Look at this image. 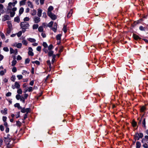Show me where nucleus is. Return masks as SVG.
<instances>
[{
  "label": "nucleus",
  "instance_id": "52",
  "mask_svg": "<svg viewBox=\"0 0 148 148\" xmlns=\"http://www.w3.org/2000/svg\"><path fill=\"white\" fill-rule=\"evenodd\" d=\"M0 130L2 131H3L4 130V127L2 125H0Z\"/></svg>",
  "mask_w": 148,
  "mask_h": 148
},
{
  "label": "nucleus",
  "instance_id": "62",
  "mask_svg": "<svg viewBox=\"0 0 148 148\" xmlns=\"http://www.w3.org/2000/svg\"><path fill=\"white\" fill-rule=\"evenodd\" d=\"M16 118H17L20 116V112H18L16 115Z\"/></svg>",
  "mask_w": 148,
  "mask_h": 148
},
{
  "label": "nucleus",
  "instance_id": "11",
  "mask_svg": "<svg viewBox=\"0 0 148 148\" xmlns=\"http://www.w3.org/2000/svg\"><path fill=\"white\" fill-rule=\"evenodd\" d=\"M73 12V10L72 9H71V10L68 13V14L67 15V17L68 18H69L72 15Z\"/></svg>",
  "mask_w": 148,
  "mask_h": 148
},
{
  "label": "nucleus",
  "instance_id": "12",
  "mask_svg": "<svg viewBox=\"0 0 148 148\" xmlns=\"http://www.w3.org/2000/svg\"><path fill=\"white\" fill-rule=\"evenodd\" d=\"M53 8L52 6H50L48 9L47 13H51V11L53 10Z\"/></svg>",
  "mask_w": 148,
  "mask_h": 148
},
{
  "label": "nucleus",
  "instance_id": "6",
  "mask_svg": "<svg viewBox=\"0 0 148 148\" xmlns=\"http://www.w3.org/2000/svg\"><path fill=\"white\" fill-rule=\"evenodd\" d=\"M33 18L34 21L36 23H38L40 21V18L39 17L37 16H35Z\"/></svg>",
  "mask_w": 148,
  "mask_h": 148
},
{
  "label": "nucleus",
  "instance_id": "26",
  "mask_svg": "<svg viewBox=\"0 0 148 148\" xmlns=\"http://www.w3.org/2000/svg\"><path fill=\"white\" fill-rule=\"evenodd\" d=\"M4 18L5 19V20H8L10 19L9 16L7 15H6L4 16Z\"/></svg>",
  "mask_w": 148,
  "mask_h": 148
},
{
  "label": "nucleus",
  "instance_id": "45",
  "mask_svg": "<svg viewBox=\"0 0 148 148\" xmlns=\"http://www.w3.org/2000/svg\"><path fill=\"white\" fill-rule=\"evenodd\" d=\"M20 5H24L25 4V2L22 0L20 2Z\"/></svg>",
  "mask_w": 148,
  "mask_h": 148
},
{
  "label": "nucleus",
  "instance_id": "4",
  "mask_svg": "<svg viewBox=\"0 0 148 148\" xmlns=\"http://www.w3.org/2000/svg\"><path fill=\"white\" fill-rule=\"evenodd\" d=\"M17 10V8L16 7L13 8L12 9V12H10V15L11 17H13L15 14V12Z\"/></svg>",
  "mask_w": 148,
  "mask_h": 148
},
{
  "label": "nucleus",
  "instance_id": "42",
  "mask_svg": "<svg viewBox=\"0 0 148 148\" xmlns=\"http://www.w3.org/2000/svg\"><path fill=\"white\" fill-rule=\"evenodd\" d=\"M17 77L19 80L23 78V76L22 75H18L17 76Z\"/></svg>",
  "mask_w": 148,
  "mask_h": 148
},
{
  "label": "nucleus",
  "instance_id": "54",
  "mask_svg": "<svg viewBox=\"0 0 148 148\" xmlns=\"http://www.w3.org/2000/svg\"><path fill=\"white\" fill-rule=\"evenodd\" d=\"M8 29H12V24H9V25H8Z\"/></svg>",
  "mask_w": 148,
  "mask_h": 148
},
{
  "label": "nucleus",
  "instance_id": "55",
  "mask_svg": "<svg viewBox=\"0 0 148 148\" xmlns=\"http://www.w3.org/2000/svg\"><path fill=\"white\" fill-rule=\"evenodd\" d=\"M145 107L144 106H143L141 108L140 111L141 112H143L145 110Z\"/></svg>",
  "mask_w": 148,
  "mask_h": 148
},
{
  "label": "nucleus",
  "instance_id": "38",
  "mask_svg": "<svg viewBox=\"0 0 148 148\" xmlns=\"http://www.w3.org/2000/svg\"><path fill=\"white\" fill-rule=\"evenodd\" d=\"M17 92L19 94H21L22 92V91L21 89L19 88L17 91Z\"/></svg>",
  "mask_w": 148,
  "mask_h": 148
},
{
  "label": "nucleus",
  "instance_id": "44",
  "mask_svg": "<svg viewBox=\"0 0 148 148\" xmlns=\"http://www.w3.org/2000/svg\"><path fill=\"white\" fill-rule=\"evenodd\" d=\"M21 97V96L18 94L16 96V98L17 100H19V99H20Z\"/></svg>",
  "mask_w": 148,
  "mask_h": 148
},
{
  "label": "nucleus",
  "instance_id": "15",
  "mask_svg": "<svg viewBox=\"0 0 148 148\" xmlns=\"http://www.w3.org/2000/svg\"><path fill=\"white\" fill-rule=\"evenodd\" d=\"M37 13V12L36 10L34 9H33L31 11V14L32 16H34L36 15Z\"/></svg>",
  "mask_w": 148,
  "mask_h": 148
},
{
  "label": "nucleus",
  "instance_id": "48",
  "mask_svg": "<svg viewBox=\"0 0 148 148\" xmlns=\"http://www.w3.org/2000/svg\"><path fill=\"white\" fill-rule=\"evenodd\" d=\"M29 61H30V60L29 59L27 58L25 60V63L26 64L29 63Z\"/></svg>",
  "mask_w": 148,
  "mask_h": 148
},
{
  "label": "nucleus",
  "instance_id": "28",
  "mask_svg": "<svg viewBox=\"0 0 148 148\" xmlns=\"http://www.w3.org/2000/svg\"><path fill=\"white\" fill-rule=\"evenodd\" d=\"M38 30L39 32H41L43 31V28L42 26H40L38 28Z\"/></svg>",
  "mask_w": 148,
  "mask_h": 148
},
{
  "label": "nucleus",
  "instance_id": "58",
  "mask_svg": "<svg viewBox=\"0 0 148 148\" xmlns=\"http://www.w3.org/2000/svg\"><path fill=\"white\" fill-rule=\"evenodd\" d=\"M21 109V111L22 112L24 113L26 112L25 109V108H22V109Z\"/></svg>",
  "mask_w": 148,
  "mask_h": 148
},
{
  "label": "nucleus",
  "instance_id": "24",
  "mask_svg": "<svg viewBox=\"0 0 148 148\" xmlns=\"http://www.w3.org/2000/svg\"><path fill=\"white\" fill-rule=\"evenodd\" d=\"M47 53H48L49 56H51L53 54V51H50L49 52L48 51Z\"/></svg>",
  "mask_w": 148,
  "mask_h": 148
},
{
  "label": "nucleus",
  "instance_id": "19",
  "mask_svg": "<svg viewBox=\"0 0 148 148\" xmlns=\"http://www.w3.org/2000/svg\"><path fill=\"white\" fill-rule=\"evenodd\" d=\"M27 40L31 42H33L36 41V40L35 39L31 38H28L27 39Z\"/></svg>",
  "mask_w": 148,
  "mask_h": 148
},
{
  "label": "nucleus",
  "instance_id": "2",
  "mask_svg": "<svg viewBox=\"0 0 148 148\" xmlns=\"http://www.w3.org/2000/svg\"><path fill=\"white\" fill-rule=\"evenodd\" d=\"M4 141L7 144V148H11L12 147V144L10 143V139L8 138H5Z\"/></svg>",
  "mask_w": 148,
  "mask_h": 148
},
{
  "label": "nucleus",
  "instance_id": "1",
  "mask_svg": "<svg viewBox=\"0 0 148 148\" xmlns=\"http://www.w3.org/2000/svg\"><path fill=\"white\" fill-rule=\"evenodd\" d=\"M20 26L22 28V31L23 33L25 32L26 29H29V23L26 22H22L20 23Z\"/></svg>",
  "mask_w": 148,
  "mask_h": 148
},
{
  "label": "nucleus",
  "instance_id": "8",
  "mask_svg": "<svg viewBox=\"0 0 148 148\" xmlns=\"http://www.w3.org/2000/svg\"><path fill=\"white\" fill-rule=\"evenodd\" d=\"M42 10L40 8H38L37 9V15L39 17L41 16L42 15Z\"/></svg>",
  "mask_w": 148,
  "mask_h": 148
},
{
  "label": "nucleus",
  "instance_id": "16",
  "mask_svg": "<svg viewBox=\"0 0 148 148\" xmlns=\"http://www.w3.org/2000/svg\"><path fill=\"white\" fill-rule=\"evenodd\" d=\"M133 37L134 39L136 40H137L138 39H140L139 36L135 34H133Z\"/></svg>",
  "mask_w": 148,
  "mask_h": 148
},
{
  "label": "nucleus",
  "instance_id": "50",
  "mask_svg": "<svg viewBox=\"0 0 148 148\" xmlns=\"http://www.w3.org/2000/svg\"><path fill=\"white\" fill-rule=\"evenodd\" d=\"M139 29L141 31H144L145 30V27H143L142 26H140L139 27Z\"/></svg>",
  "mask_w": 148,
  "mask_h": 148
},
{
  "label": "nucleus",
  "instance_id": "9",
  "mask_svg": "<svg viewBox=\"0 0 148 148\" xmlns=\"http://www.w3.org/2000/svg\"><path fill=\"white\" fill-rule=\"evenodd\" d=\"M27 4L28 7H29L31 8H34V5L30 1H28L27 2Z\"/></svg>",
  "mask_w": 148,
  "mask_h": 148
},
{
  "label": "nucleus",
  "instance_id": "21",
  "mask_svg": "<svg viewBox=\"0 0 148 148\" xmlns=\"http://www.w3.org/2000/svg\"><path fill=\"white\" fill-rule=\"evenodd\" d=\"M16 61L14 59L12 62V66H14L16 64Z\"/></svg>",
  "mask_w": 148,
  "mask_h": 148
},
{
  "label": "nucleus",
  "instance_id": "5",
  "mask_svg": "<svg viewBox=\"0 0 148 148\" xmlns=\"http://www.w3.org/2000/svg\"><path fill=\"white\" fill-rule=\"evenodd\" d=\"M42 45L44 47V48L43 49V50L46 53H47L48 52V50L46 49V48L48 47V45L46 42H44L43 43Z\"/></svg>",
  "mask_w": 148,
  "mask_h": 148
},
{
  "label": "nucleus",
  "instance_id": "51",
  "mask_svg": "<svg viewBox=\"0 0 148 148\" xmlns=\"http://www.w3.org/2000/svg\"><path fill=\"white\" fill-rule=\"evenodd\" d=\"M3 50L4 51L6 52H8L9 51V49L7 47H4L3 48Z\"/></svg>",
  "mask_w": 148,
  "mask_h": 148
},
{
  "label": "nucleus",
  "instance_id": "63",
  "mask_svg": "<svg viewBox=\"0 0 148 148\" xmlns=\"http://www.w3.org/2000/svg\"><path fill=\"white\" fill-rule=\"evenodd\" d=\"M42 17L46 18L47 17V15L45 12H44L43 13Z\"/></svg>",
  "mask_w": 148,
  "mask_h": 148
},
{
  "label": "nucleus",
  "instance_id": "53",
  "mask_svg": "<svg viewBox=\"0 0 148 148\" xmlns=\"http://www.w3.org/2000/svg\"><path fill=\"white\" fill-rule=\"evenodd\" d=\"M12 93L11 92H9L6 93V96L7 97H9L11 96Z\"/></svg>",
  "mask_w": 148,
  "mask_h": 148
},
{
  "label": "nucleus",
  "instance_id": "30",
  "mask_svg": "<svg viewBox=\"0 0 148 148\" xmlns=\"http://www.w3.org/2000/svg\"><path fill=\"white\" fill-rule=\"evenodd\" d=\"M12 29H7V33L6 34V35L7 36L8 35L10 34L11 33Z\"/></svg>",
  "mask_w": 148,
  "mask_h": 148
},
{
  "label": "nucleus",
  "instance_id": "10",
  "mask_svg": "<svg viewBox=\"0 0 148 148\" xmlns=\"http://www.w3.org/2000/svg\"><path fill=\"white\" fill-rule=\"evenodd\" d=\"M57 28V24L56 23H55L54 24V27L52 28V29L54 32H56V31Z\"/></svg>",
  "mask_w": 148,
  "mask_h": 148
},
{
  "label": "nucleus",
  "instance_id": "7",
  "mask_svg": "<svg viewBox=\"0 0 148 148\" xmlns=\"http://www.w3.org/2000/svg\"><path fill=\"white\" fill-rule=\"evenodd\" d=\"M29 51L28 52V54L30 56H33L34 55V53L33 52V49L31 47L28 48Z\"/></svg>",
  "mask_w": 148,
  "mask_h": 148
},
{
  "label": "nucleus",
  "instance_id": "27",
  "mask_svg": "<svg viewBox=\"0 0 148 148\" xmlns=\"http://www.w3.org/2000/svg\"><path fill=\"white\" fill-rule=\"evenodd\" d=\"M53 24V21H51L48 23V24L47 25V26L50 27H51L52 26Z\"/></svg>",
  "mask_w": 148,
  "mask_h": 148
},
{
  "label": "nucleus",
  "instance_id": "3",
  "mask_svg": "<svg viewBox=\"0 0 148 148\" xmlns=\"http://www.w3.org/2000/svg\"><path fill=\"white\" fill-rule=\"evenodd\" d=\"M47 15L53 20H55L57 18L56 16L54 14L52 13V12L47 13Z\"/></svg>",
  "mask_w": 148,
  "mask_h": 148
},
{
  "label": "nucleus",
  "instance_id": "35",
  "mask_svg": "<svg viewBox=\"0 0 148 148\" xmlns=\"http://www.w3.org/2000/svg\"><path fill=\"white\" fill-rule=\"evenodd\" d=\"M62 29L65 33H66V32L67 30L66 29V26L65 25H63V27Z\"/></svg>",
  "mask_w": 148,
  "mask_h": 148
},
{
  "label": "nucleus",
  "instance_id": "47",
  "mask_svg": "<svg viewBox=\"0 0 148 148\" xmlns=\"http://www.w3.org/2000/svg\"><path fill=\"white\" fill-rule=\"evenodd\" d=\"M41 47L40 46H38L36 48V50L37 51H40L41 50Z\"/></svg>",
  "mask_w": 148,
  "mask_h": 148
},
{
  "label": "nucleus",
  "instance_id": "34",
  "mask_svg": "<svg viewBox=\"0 0 148 148\" xmlns=\"http://www.w3.org/2000/svg\"><path fill=\"white\" fill-rule=\"evenodd\" d=\"M38 27V24H34L33 26V29H37Z\"/></svg>",
  "mask_w": 148,
  "mask_h": 148
},
{
  "label": "nucleus",
  "instance_id": "14",
  "mask_svg": "<svg viewBox=\"0 0 148 148\" xmlns=\"http://www.w3.org/2000/svg\"><path fill=\"white\" fill-rule=\"evenodd\" d=\"M14 106L15 107L18 108V109H22V107L20 106V104L19 103H16L14 104Z\"/></svg>",
  "mask_w": 148,
  "mask_h": 148
},
{
  "label": "nucleus",
  "instance_id": "60",
  "mask_svg": "<svg viewBox=\"0 0 148 148\" xmlns=\"http://www.w3.org/2000/svg\"><path fill=\"white\" fill-rule=\"evenodd\" d=\"M143 136V134L142 133H140L139 134V137L140 138H142Z\"/></svg>",
  "mask_w": 148,
  "mask_h": 148
},
{
  "label": "nucleus",
  "instance_id": "56",
  "mask_svg": "<svg viewBox=\"0 0 148 148\" xmlns=\"http://www.w3.org/2000/svg\"><path fill=\"white\" fill-rule=\"evenodd\" d=\"M16 59L17 60H21L22 58L20 56L18 55L17 56Z\"/></svg>",
  "mask_w": 148,
  "mask_h": 148
},
{
  "label": "nucleus",
  "instance_id": "25",
  "mask_svg": "<svg viewBox=\"0 0 148 148\" xmlns=\"http://www.w3.org/2000/svg\"><path fill=\"white\" fill-rule=\"evenodd\" d=\"M141 144L140 142H137L136 143V148H140V147Z\"/></svg>",
  "mask_w": 148,
  "mask_h": 148
},
{
  "label": "nucleus",
  "instance_id": "17",
  "mask_svg": "<svg viewBox=\"0 0 148 148\" xmlns=\"http://www.w3.org/2000/svg\"><path fill=\"white\" fill-rule=\"evenodd\" d=\"M14 86L17 88H19L20 87V85L18 82H16L15 83Z\"/></svg>",
  "mask_w": 148,
  "mask_h": 148
},
{
  "label": "nucleus",
  "instance_id": "33",
  "mask_svg": "<svg viewBox=\"0 0 148 148\" xmlns=\"http://www.w3.org/2000/svg\"><path fill=\"white\" fill-rule=\"evenodd\" d=\"M61 34H59L56 36V38L57 40H60L61 39Z\"/></svg>",
  "mask_w": 148,
  "mask_h": 148
},
{
  "label": "nucleus",
  "instance_id": "36",
  "mask_svg": "<svg viewBox=\"0 0 148 148\" xmlns=\"http://www.w3.org/2000/svg\"><path fill=\"white\" fill-rule=\"evenodd\" d=\"M143 125L144 127L145 128H146V123H145V118H144L143 121Z\"/></svg>",
  "mask_w": 148,
  "mask_h": 148
},
{
  "label": "nucleus",
  "instance_id": "13",
  "mask_svg": "<svg viewBox=\"0 0 148 148\" xmlns=\"http://www.w3.org/2000/svg\"><path fill=\"white\" fill-rule=\"evenodd\" d=\"M7 110H8L7 108H5L3 110H1V112L3 114H7Z\"/></svg>",
  "mask_w": 148,
  "mask_h": 148
},
{
  "label": "nucleus",
  "instance_id": "41",
  "mask_svg": "<svg viewBox=\"0 0 148 148\" xmlns=\"http://www.w3.org/2000/svg\"><path fill=\"white\" fill-rule=\"evenodd\" d=\"M12 6L11 5H9V3L8 4V6L7 8V10H12Z\"/></svg>",
  "mask_w": 148,
  "mask_h": 148
},
{
  "label": "nucleus",
  "instance_id": "46",
  "mask_svg": "<svg viewBox=\"0 0 148 148\" xmlns=\"http://www.w3.org/2000/svg\"><path fill=\"white\" fill-rule=\"evenodd\" d=\"M10 51L11 54L14 53V50L12 48H10Z\"/></svg>",
  "mask_w": 148,
  "mask_h": 148
},
{
  "label": "nucleus",
  "instance_id": "20",
  "mask_svg": "<svg viewBox=\"0 0 148 148\" xmlns=\"http://www.w3.org/2000/svg\"><path fill=\"white\" fill-rule=\"evenodd\" d=\"M24 11V8L23 7L21 8L19 10V14L20 15Z\"/></svg>",
  "mask_w": 148,
  "mask_h": 148
},
{
  "label": "nucleus",
  "instance_id": "37",
  "mask_svg": "<svg viewBox=\"0 0 148 148\" xmlns=\"http://www.w3.org/2000/svg\"><path fill=\"white\" fill-rule=\"evenodd\" d=\"M22 43L23 45H27V42L25 40H22Z\"/></svg>",
  "mask_w": 148,
  "mask_h": 148
},
{
  "label": "nucleus",
  "instance_id": "31",
  "mask_svg": "<svg viewBox=\"0 0 148 148\" xmlns=\"http://www.w3.org/2000/svg\"><path fill=\"white\" fill-rule=\"evenodd\" d=\"M47 47H48V50H49V51H51V50L53 48V45H52L51 44Z\"/></svg>",
  "mask_w": 148,
  "mask_h": 148
},
{
  "label": "nucleus",
  "instance_id": "32",
  "mask_svg": "<svg viewBox=\"0 0 148 148\" xmlns=\"http://www.w3.org/2000/svg\"><path fill=\"white\" fill-rule=\"evenodd\" d=\"M22 46V44L21 43H19L17 44L16 45V47L17 48H21Z\"/></svg>",
  "mask_w": 148,
  "mask_h": 148
},
{
  "label": "nucleus",
  "instance_id": "43",
  "mask_svg": "<svg viewBox=\"0 0 148 148\" xmlns=\"http://www.w3.org/2000/svg\"><path fill=\"white\" fill-rule=\"evenodd\" d=\"M12 71L14 73H15L17 71V69L16 67H14L12 69Z\"/></svg>",
  "mask_w": 148,
  "mask_h": 148
},
{
  "label": "nucleus",
  "instance_id": "61",
  "mask_svg": "<svg viewBox=\"0 0 148 148\" xmlns=\"http://www.w3.org/2000/svg\"><path fill=\"white\" fill-rule=\"evenodd\" d=\"M32 89L33 88L32 87H30L28 89V91L29 92H31L32 90Z\"/></svg>",
  "mask_w": 148,
  "mask_h": 148
},
{
  "label": "nucleus",
  "instance_id": "49",
  "mask_svg": "<svg viewBox=\"0 0 148 148\" xmlns=\"http://www.w3.org/2000/svg\"><path fill=\"white\" fill-rule=\"evenodd\" d=\"M15 79V76L14 75H12L11 77V80L13 82H14Z\"/></svg>",
  "mask_w": 148,
  "mask_h": 148
},
{
  "label": "nucleus",
  "instance_id": "29",
  "mask_svg": "<svg viewBox=\"0 0 148 148\" xmlns=\"http://www.w3.org/2000/svg\"><path fill=\"white\" fill-rule=\"evenodd\" d=\"M134 137L136 139L138 140L139 139V134L138 133H136L134 135Z\"/></svg>",
  "mask_w": 148,
  "mask_h": 148
},
{
  "label": "nucleus",
  "instance_id": "22",
  "mask_svg": "<svg viewBox=\"0 0 148 148\" xmlns=\"http://www.w3.org/2000/svg\"><path fill=\"white\" fill-rule=\"evenodd\" d=\"M6 72V70L5 69H4V70L1 71L0 72V75H3L5 74V73Z\"/></svg>",
  "mask_w": 148,
  "mask_h": 148
},
{
  "label": "nucleus",
  "instance_id": "23",
  "mask_svg": "<svg viewBox=\"0 0 148 148\" xmlns=\"http://www.w3.org/2000/svg\"><path fill=\"white\" fill-rule=\"evenodd\" d=\"M14 21H15L17 23H19L20 22V18L18 17H16L14 18Z\"/></svg>",
  "mask_w": 148,
  "mask_h": 148
},
{
  "label": "nucleus",
  "instance_id": "18",
  "mask_svg": "<svg viewBox=\"0 0 148 148\" xmlns=\"http://www.w3.org/2000/svg\"><path fill=\"white\" fill-rule=\"evenodd\" d=\"M3 6L2 4H0V12L2 13H3L4 12V11L3 10Z\"/></svg>",
  "mask_w": 148,
  "mask_h": 148
},
{
  "label": "nucleus",
  "instance_id": "59",
  "mask_svg": "<svg viewBox=\"0 0 148 148\" xmlns=\"http://www.w3.org/2000/svg\"><path fill=\"white\" fill-rule=\"evenodd\" d=\"M20 100L21 101H22L23 103L25 102V99L23 97H21L20 99Z\"/></svg>",
  "mask_w": 148,
  "mask_h": 148
},
{
  "label": "nucleus",
  "instance_id": "57",
  "mask_svg": "<svg viewBox=\"0 0 148 148\" xmlns=\"http://www.w3.org/2000/svg\"><path fill=\"white\" fill-rule=\"evenodd\" d=\"M136 124L137 123L135 121H133V122L132 125L133 127H135L136 125Z\"/></svg>",
  "mask_w": 148,
  "mask_h": 148
},
{
  "label": "nucleus",
  "instance_id": "39",
  "mask_svg": "<svg viewBox=\"0 0 148 148\" xmlns=\"http://www.w3.org/2000/svg\"><path fill=\"white\" fill-rule=\"evenodd\" d=\"M29 20V18L28 17H26L23 19L24 22L28 21Z\"/></svg>",
  "mask_w": 148,
  "mask_h": 148
},
{
  "label": "nucleus",
  "instance_id": "64",
  "mask_svg": "<svg viewBox=\"0 0 148 148\" xmlns=\"http://www.w3.org/2000/svg\"><path fill=\"white\" fill-rule=\"evenodd\" d=\"M143 147L145 148H148V146L147 144H145L143 145Z\"/></svg>",
  "mask_w": 148,
  "mask_h": 148
},
{
  "label": "nucleus",
  "instance_id": "40",
  "mask_svg": "<svg viewBox=\"0 0 148 148\" xmlns=\"http://www.w3.org/2000/svg\"><path fill=\"white\" fill-rule=\"evenodd\" d=\"M22 31H19L17 33V36L18 37H20L22 35Z\"/></svg>",
  "mask_w": 148,
  "mask_h": 148
}]
</instances>
